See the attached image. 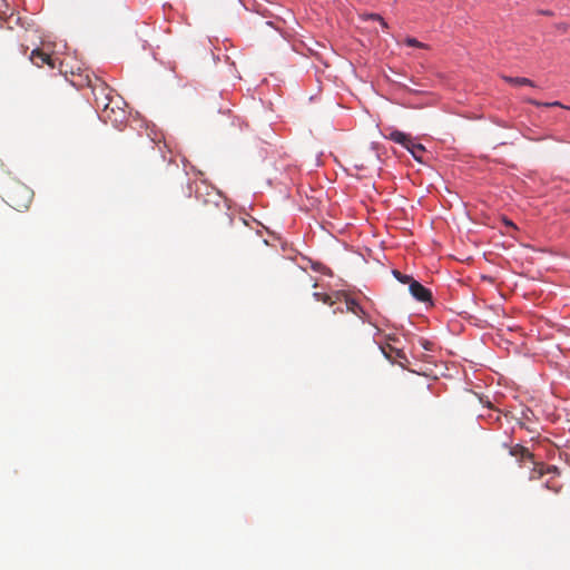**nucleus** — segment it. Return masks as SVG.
<instances>
[{
    "instance_id": "nucleus-1",
    "label": "nucleus",
    "mask_w": 570,
    "mask_h": 570,
    "mask_svg": "<svg viewBox=\"0 0 570 570\" xmlns=\"http://www.w3.org/2000/svg\"><path fill=\"white\" fill-rule=\"evenodd\" d=\"M195 197L203 204V215L209 216L212 213L217 216L223 223L230 225L233 219L229 216L227 208L222 199V195L212 186L200 181L196 184Z\"/></svg>"
},
{
    "instance_id": "nucleus-2",
    "label": "nucleus",
    "mask_w": 570,
    "mask_h": 570,
    "mask_svg": "<svg viewBox=\"0 0 570 570\" xmlns=\"http://www.w3.org/2000/svg\"><path fill=\"white\" fill-rule=\"evenodd\" d=\"M1 193L6 203L20 212L28 209L33 199V190L12 177L3 179Z\"/></svg>"
},
{
    "instance_id": "nucleus-3",
    "label": "nucleus",
    "mask_w": 570,
    "mask_h": 570,
    "mask_svg": "<svg viewBox=\"0 0 570 570\" xmlns=\"http://www.w3.org/2000/svg\"><path fill=\"white\" fill-rule=\"evenodd\" d=\"M89 86L91 87L92 95L95 97L96 108L101 110L105 120L111 119L110 112H114V108H110L111 89L99 79H96L95 83L89 81Z\"/></svg>"
},
{
    "instance_id": "nucleus-4",
    "label": "nucleus",
    "mask_w": 570,
    "mask_h": 570,
    "mask_svg": "<svg viewBox=\"0 0 570 570\" xmlns=\"http://www.w3.org/2000/svg\"><path fill=\"white\" fill-rule=\"evenodd\" d=\"M409 289L412 296L419 302L428 303L432 301L431 292L415 279L411 282Z\"/></svg>"
},
{
    "instance_id": "nucleus-5",
    "label": "nucleus",
    "mask_w": 570,
    "mask_h": 570,
    "mask_svg": "<svg viewBox=\"0 0 570 570\" xmlns=\"http://www.w3.org/2000/svg\"><path fill=\"white\" fill-rule=\"evenodd\" d=\"M335 298H336V301H341L342 298L344 299L346 312H351V313L357 315L358 317H363V315H365V312L358 305V303L356 301H354L353 298H350L345 294L336 293ZM340 311L344 312V309H340Z\"/></svg>"
},
{
    "instance_id": "nucleus-6",
    "label": "nucleus",
    "mask_w": 570,
    "mask_h": 570,
    "mask_svg": "<svg viewBox=\"0 0 570 570\" xmlns=\"http://www.w3.org/2000/svg\"><path fill=\"white\" fill-rule=\"evenodd\" d=\"M30 60L37 67H42L43 65H48L50 68H55V61L48 53L43 52L40 49H33L30 55Z\"/></svg>"
},
{
    "instance_id": "nucleus-7",
    "label": "nucleus",
    "mask_w": 570,
    "mask_h": 570,
    "mask_svg": "<svg viewBox=\"0 0 570 570\" xmlns=\"http://www.w3.org/2000/svg\"><path fill=\"white\" fill-rule=\"evenodd\" d=\"M509 453L511 456H514L520 462H523V461H531L532 463L534 462L533 454L521 444H514V445L509 446Z\"/></svg>"
},
{
    "instance_id": "nucleus-8",
    "label": "nucleus",
    "mask_w": 570,
    "mask_h": 570,
    "mask_svg": "<svg viewBox=\"0 0 570 570\" xmlns=\"http://www.w3.org/2000/svg\"><path fill=\"white\" fill-rule=\"evenodd\" d=\"M534 466L530 474V480H539L547 473H558V468L554 465L544 466L543 463L533 462Z\"/></svg>"
},
{
    "instance_id": "nucleus-9",
    "label": "nucleus",
    "mask_w": 570,
    "mask_h": 570,
    "mask_svg": "<svg viewBox=\"0 0 570 570\" xmlns=\"http://www.w3.org/2000/svg\"><path fill=\"white\" fill-rule=\"evenodd\" d=\"M390 139L394 142L402 145L405 148L406 146H410V142L412 140V138L409 135L399 130L392 131L390 134Z\"/></svg>"
},
{
    "instance_id": "nucleus-10",
    "label": "nucleus",
    "mask_w": 570,
    "mask_h": 570,
    "mask_svg": "<svg viewBox=\"0 0 570 570\" xmlns=\"http://www.w3.org/2000/svg\"><path fill=\"white\" fill-rule=\"evenodd\" d=\"M502 79L512 85V86H530V87H535L534 82L529 79V78H524V77H509V76H503Z\"/></svg>"
},
{
    "instance_id": "nucleus-11",
    "label": "nucleus",
    "mask_w": 570,
    "mask_h": 570,
    "mask_svg": "<svg viewBox=\"0 0 570 570\" xmlns=\"http://www.w3.org/2000/svg\"><path fill=\"white\" fill-rule=\"evenodd\" d=\"M406 149L412 154V156L419 160L420 163L423 161V154L425 151V148L421 144H416L413 140H411L410 146H406Z\"/></svg>"
},
{
    "instance_id": "nucleus-12",
    "label": "nucleus",
    "mask_w": 570,
    "mask_h": 570,
    "mask_svg": "<svg viewBox=\"0 0 570 570\" xmlns=\"http://www.w3.org/2000/svg\"><path fill=\"white\" fill-rule=\"evenodd\" d=\"M524 101L537 107H560L570 110V106L562 105L560 101L541 102L531 98H528Z\"/></svg>"
},
{
    "instance_id": "nucleus-13",
    "label": "nucleus",
    "mask_w": 570,
    "mask_h": 570,
    "mask_svg": "<svg viewBox=\"0 0 570 570\" xmlns=\"http://www.w3.org/2000/svg\"><path fill=\"white\" fill-rule=\"evenodd\" d=\"M393 275H394V277H395L399 282H401V283H403V284H411V282H412V281H414L412 276H410V275H405V274H402V273H401L400 271H397V269H394V271H393Z\"/></svg>"
},
{
    "instance_id": "nucleus-14",
    "label": "nucleus",
    "mask_w": 570,
    "mask_h": 570,
    "mask_svg": "<svg viewBox=\"0 0 570 570\" xmlns=\"http://www.w3.org/2000/svg\"><path fill=\"white\" fill-rule=\"evenodd\" d=\"M404 42L409 47H414V48H420V49H426L428 48V46L425 43L420 42L419 40H416L415 38H412V37H407L404 40Z\"/></svg>"
},
{
    "instance_id": "nucleus-15",
    "label": "nucleus",
    "mask_w": 570,
    "mask_h": 570,
    "mask_svg": "<svg viewBox=\"0 0 570 570\" xmlns=\"http://www.w3.org/2000/svg\"><path fill=\"white\" fill-rule=\"evenodd\" d=\"M314 297L317 301H322L324 304H328V305H333L337 302L336 299L334 301L331 295L322 294V293H314Z\"/></svg>"
},
{
    "instance_id": "nucleus-16",
    "label": "nucleus",
    "mask_w": 570,
    "mask_h": 570,
    "mask_svg": "<svg viewBox=\"0 0 570 570\" xmlns=\"http://www.w3.org/2000/svg\"><path fill=\"white\" fill-rule=\"evenodd\" d=\"M544 488L549 489V490H552L554 493H559V491L561 490L562 485L554 482V481H547L544 483Z\"/></svg>"
},
{
    "instance_id": "nucleus-17",
    "label": "nucleus",
    "mask_w": 570,
    "mask_h": 570,
    "mask_svg": "<svg viewBox=\"0 0 570 570\" xmlns=\"http://www.w3.org/2000/svg\"><path fill=\"white\" fill-rule=\"evenodd\" d=\"M370 18H371V19H374V20L380 21V23H381V26H382L383 28H387V23L385 22V20H384L380 14L372 13V14L370 16Z\"/></svg>"
},
{
    "instance_id": "nucleus-18",
    "label": "nucleus",
    "mask_w": 570,
    "mask_h": 570,
    "mask_svg": "<svg viewBox=\"0 0 570 570\" xmlns=\"http://www.w3.org/2000/svg\"><path fill=\"white\" fill-rule=\"evenodd\" d=\"M569 27H570V24H568L566 22H559V23L556 24L557 30H559L561 32H567Z\"/></svg>"
},
{
    "instance_id": "nucleus-19",
    "label": "nucleus",
    "mask_w": 570,
    "mask_h": 570,
    "mask_svg": "<svg viewBox=\"0 0 570 570\" xmlns=\"http://www.w3.org/2000/svg\"><path fill=\"white\" fill-rule=\"evenodd\" d=\"M421 344L423 346L424 350H428V351H431L432 350V343L429 342L428 340H422L421 341Z\"/></svg>"
},
{
    "instance_id": "nucleus-20",
    "label": "nucleus",
    "mask_w": 570,
    "mask_h": 570,
    "mask_svg": "<svg viewBox=\"0 0 570 570\" xmlns=\"http://www.w3.org/2000/svg\"><path fill=\"white\" fill-rule=\"evenodd\" d=\"M540 13H541V14H544V16H549V17H550V16H553V12H552V11H550V10H541V11H540Z\"/></svg>"
},
{
    "instance_id": "nucleus-21",
    "label": "nucleus",
    "mask_w": 570,
    "mask_h": 570,
    "mask_svg": "<svg viewBox=\"0 0 570 570\" xmlns=\"http://www.w3.org/2000/svg\"><path fill=\"white\" fill-rule=\"evenodd\" d=\"M504 223H505V225H507V226H509V227H512V228L517 229V226H515L512 222H510V220H508V219H504Z\"/></svg>"
}]
</instances>
